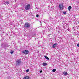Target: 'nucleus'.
<instances>
[{"label":"nucleus","instance_id":"20","mask_svg":"<svg viewBox=\"0 0 79 79\" xmlns=\"http://www.w3.org/2000/svg\"><path fill=\"white\" fill-rule=\"evenodd\" d=\"M1 46H2V44L1 45Z\"/></svg>","mask_w":79,"mask_h":79},{"label":"nucleus","instance_id":"2","mask_svg":"<svg viewBox=\"0 0 79 79\" xmlns=\"http://www.w3.org/2000/svg\"><path fill=\"white\" fill-rule=\"evenodd\" d=\"M30 4H27L26 6L25 9L26 10H29L30 9Z\"/></svg>","mask_w":79,"mask_h":79},{"label":"nucleus","instance_id":"10","mask_svg":"<svg viewBox=\"0 0 79 79\" xmlns=\"http://www.w3.org/2000/svg\"><path fill=\"white\" fill-rule=\"evenodd\" d=\"M47 64V63H44L43 64V65L44 66H46Z\"/></svg>","mask_w":79,"mask_h":79},{"label":"nucleus","instance_id":"7","mask_svg":"<svg viewBox=\"0 0 79 79\" xmlns=\"http://www.w3.org/2000/svg\"><path fill=\"white\" fill-rule=\"evenodd\" d=\"M23 79H29V77L28 76H26L24 77Z\"/></svg>","mask_w":79,"mask_h":79},{"label":"nucleus","instance_id":"16","mask_svg":"<svg viewBox=\"0 0 79 79\" xmlns=\"http://www.w3.org/2000/svg\"><path fill=\"white\" fill-rule=\"evenodd\" d=\"M63 14H66V11H64L63 12Z\"/></svg>","mask_w":79,"mask_h":79},{"label":"nucleus","instance_id":"21","mask_svg":"<svg viewBox=\"0 0 79 79\" xmlns=\"http://www.w3.org/2000/svg\"><path fill=\"white\" fill-rule=\"evenodd\" d=\"M78 23H79V22H78Z\"/></svg>","mask_w":79,"mask_h":79},{"label":"nucleus","instance_id":"8","mask_svg":"<svg viewBox=\"0 0 79 79\" xmlns=\"http://www.w3.org/2000/svg\"><path fill=\"white\" fill-rule=\"evenodd\" d=\"M56 44H53V45H52V47L53 48H55V47H56Z\"/></svg>","mask_w":79,"mask_h":79},{"label":"nucleus","instance_id":"15","mask_svg":"<svg viewBox=\"0 0 79 79\" xmlns=\"http://www.w3.org/2000/svg\"><path fill=\"white\" fill-rule=\"evenodd\" d=\"M6 4H9V2H6Z\"/></svg>","mask_w":79,"mask_h":79},{"label":"nucleus","instance_id":"17","mask_svg":"<svg viewBox=\"0 0 79 79\" xmlns=\"http://www.w3.org/2000/svg\"><path fill=\"white\" fill-rule=\"evenodd\" d=\"M36 17H39V15H36Z\"/></svg>","mask_w":79,"mask_h":79},{"label":"nucleus","instance_id":"5","mask_svg":"<svg viewBox=\"0 0 79 79\" xmlns=\"http://www.w3.org/2000/svg\"><path fill=\"white\" fill-rule=\"evenodd\" d=\"M59 6L60 10H63V5L62 4H60Z\"/></svg>","mask_w":79,"mask_h":79},{"label":"nucleus","instance_id":"13","mask_svg":"<svg viewBox=\"0 0 79 79\" xmlns=\"http://www.w3.org/2000/svg\"><path fill=\"white\" fill-rule=\"evenodd\" d=\"M10 53H11V54H13V51H11L10 52Z\"/></svg>","mask_w":79,"mask_h":79},{"label":"nucleus","instance_id":"1","mask_svg":"<svg viewBox=\"0 0 79 79\" xmlns=\"http://www.w3.org/2000/svg\"><path fill=\"white\" fill-rule=\"evenodd\" d=\"M21 63V61L20 60H17L16 61V66H19Z\"/></svg>","mask_w":79,"mask_h":79},{"label":"nucleus","instance_id":"4","mask_svg":"<svg viewBox=\"0 0 79 79\" xmlns=\"http://www.w3.org/2000/svg\"><path fill=\"white\" fill-rule=\"evenodd\" d=\"M24 27H30L29 23H26Z\"/></svg>","mask_w":79,"mask_h":79},{"label":"nucleus","instance_id":"14","mask_svg":"<svg viewBox=\"0 0 79 79\" xmlns=\"http://www.w3.org/2000/svg\"><path fill=\"white\" fill-rule=\"evenodd\" d=\"M26 72H29V69H28L26 70Z\"/></svg>","mask_w":79,"mask_h":79},{"label":"nucleus","instance_id":"11","mask_svg":"<svg viewBox=\"0 0 79 79\" xmlns=\"http://www.w3.org/2000/svg\"><path fill=\"white\" fill-rule=\"evenodd\" d=\"M44 57L45 58H46V59H47V60H49V58L47 56H44Z\"/></svg>","mask_w":79,"mask_h":79},{"label":"nucleus","instance_id":"9","mask_svg":"<svg viewBox=\"0 0 79 79\" xmlns=\"http://www.w3.org/2000/svg\"><path fill=\"white\" fill-rule=\"evenodd\" d=\"M71 8H72V7H71V6H69V7L68 8V9L69 11H70Z\"/></svg>","mask_w":79,"mask_h":79},{"label":"nucleus","instance_id":"3","mask_svg":"<svg viewBox=\"0 0 79 79\" xmlns=\"http://www.w3.org/2000/svg\"><path fill=\"white\" fill-rule=\"evenodd\" d=\"M22 53L25 55H27V54L29 53V51L27 50H26L25 51H23Z\"/></svg>","mask_w":79,"mask_h":79},{"label":"nucleus","instance_id":"6","mask_svg":"<svg viewBox=\"0 0 79 79\" xmlns=\"http://www.w3.org/2000/svg\"><path fill=\"white\" fill-rule=\"evenodd\" d=\"M63 74H64V76H67L68 75V73H67V72H63Z\"/></svg>","mask_w":79,"mask_h":79},{"label":"nucleus","instance_id":"18","mask_svg":"<svg viewBox=\"0 0 79 79\" xmlns=\"http://www.w3.org/2000/svg\"><path fill=\"white\" fill-rule=\"evenodd\" d=\"M40 72L41 73H42V70H41L40 71Z\"/></svg>","mask_w":79,"mask_h":79},{"label":"nucleus","instance_id":"12","mask_svg":"<svg viewBox=\"0 0 79 79\" xmlns=\"http://www.w3.org/2000/svg\"><path fill=\"white\" fill-rule=\"evenodd\" d=\"M53 72H55L56 71V69H54L52 70Z\"/></svg>","mask_w":79,"mask_h":79},{"label":"nucleus","instance_id":"19","mask_svg":"<svg viewBox=\"0 0 79 79\" xmlns=\"http://www.w3.org/2000/svg\"><path fill=\"white\" fill-rule=\"evenodd\" d=\"M77 47H79V44H77Z\"/></svg>","mask_w":79,"mask_h":79}]
</instances>
